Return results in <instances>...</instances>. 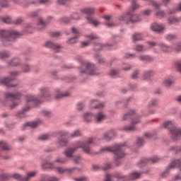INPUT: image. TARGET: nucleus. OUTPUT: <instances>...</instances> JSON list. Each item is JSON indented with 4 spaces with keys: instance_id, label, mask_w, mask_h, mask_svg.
Returning <instances> with one entry per match:
<instances>
[{
    "instance_id": "obj_1",
    "label": "nucleus",
    "mask_w": 181,
    "mask_h": 181,
    "mask_svg": "<svg viewBox=\"0 0 181 181\" xmlns=\"http://www.w3.org/2000/svg\"><path fill=\"white\" fill-rule=\"evenodd\" d=\"M105 152H113L115 153L114 160L117 166L122 163V159L125 158V153L122 151V145L117 144L114 146H105L100 149L99 153Z\"/></svg>"
},
{
    "instance_id": "obj_2",
    "label": "nucleus",
    "mask_w": 181,
    "mask_h": 181,
    "mask_svg": "<svg viewBox=\"0 0 181 181\" xmlns=\"http://www.w3.org/2000/svg\"><path fill=\"white\" fill-rule=\"evenodd\" d=\"M18 36H21V34L15 30H0V41L5 46H8L9 42H13Z\"/></svg>"
},
{
    "instance_id": "obj_3",
    "label": "nucleus",
    "mask_w": 181,
    "mask_h": 181,
    "mask_svg": "<svg viewBox=\"0 0 181 181\" xmlns=\"http://www.w3.org/2000/svg\"><path fill=\"white\" fill-rule=\"evenodd\" d=\"M127 118H132V124L129 126H124L123 127V131L126 132H134L136 131V124H139L141 122V119L138 117V115H135V112L134 110H129V112L126 113L123 116V120L126 121Z\"/></svg>"
},
{
    "instance_id": "obj_4",
    "label": "nucleus",
    "mask_w": 181,
    "mask_h": 181,
    "mask_svg": "<svg viewBox=\"0 0 181 181\" xmlns=\"http://www.w3.org/2000/svg\"><path fill=\"white\" fill-rule=\"evenodd\" d=\"M50 97V93L49 92V89L47 88H42L40 89V94L37 98L32 95H27L25 96V100L27 103H33L38 105L40 103H42L43 100H47Z\"/></svg>"
},
{
    "instance_id": "obj_5",
    "label": "nucleus",
    "mask_w": 181,
    "mask_h": 181,
    "mask_svg": "<svg viewBox=\"0 0 181 181\" xmlns=\"http://www.w3.org/2000/svg\"><path fill=\"white\" fill-rule=\"evenodd\" d=\"M163 126L170 131V134L175 141L180 139L181 138V129L176 127V123L175 121L167 120L163 122Z\"/></svg>"
},
{
    "instance_id": "obj_6",
    "label": "nucleus",
    "mask_w": 181,
    "mask_h": 181,
    "mask_svg": "<svg viewBox=\"0 0 181 181\" xmlns=\"http://www.w3.org/2000/svg\"><path fill=\"white\" fill-rule=\"evenodd\" d=\"M141 173L137 172L132 173L129 177L122 175V174L119 173H116L112 175L107 174L105 177V181H112V177H117L118 181L135 180V179H139Z\"/></svg>"
},
{
    "instance_id": "obj_7",
    "label": "nucleus",
    "mask_w": 181,
    "mask_h": 181,
    "mask_svg": "<svg viewBox=\"0 0 181 181\" xmlns=\"http://www.w3.org/2000/svg\"><path fill=\"white\" fill-rule=\"evenodd\" d=\"M80 148H81L83 152L87 153V155L91 154V149H90L87 145H84L83 143H81V141H76L75 143L74 148H67L64 153L66 158H73V153H74V152H76V151L78 149H80Z\"/></svg>"
},
{
    "instance_id": "obj_8",
    "label": "nucleus",
    "mask_w": 181,
    "mask_h": 181,
    "mask_svg": "<svg viewBox=\"0 0 181 181\" xmlns=\"http://www.w3.org/2000/svg\"><path fill=\"white\" fill-rule=\"evenodd\" d=\"M76 59L83 63V67H86V69L81 70V74H90V76L97 75V68L93 64L83 61V57L80 55L76 56Z\"/></svg>"
},
{
    "instance_id": "obj_9",
    "label": "nucleus",
    "mask_w": 181,
    "mask_h": 181,
    "mask_svg": "<svg viewBox=\"0 0 181 181\" xmlns=\"http://www.w3.org/2000/svg\"><path fill=\"white\" fill-rule=\"evenodd\" d=\"M81 13H85L86 15H89L86 16V21L90 25H93V26H98L100 24V21H97L95 18H94L93 16L90 15H94V12H95V10L94 8H85L81 9Z\"/></svg>"
},
{
    "instance_id": "obj_10",
    "label": "nucleus",
    "mask_w": 181,
    "mask_h": 181,
    "mask_svg": "<svg viewBox=\"0 0 181 181\" xmlns=\"http://www.w3.org/2000/svg\"><path fill=\"white\" fill-rule=\"evenodd\" d=\"M19 76L18 71H11L10 72V78H4L1 79L0 83L6 87H16V85L12 84V81L15 80L16 76Z\"/></svg>"
},
{
    "instance_id": "obj_11",
    "label": "nucleus",
    "mask_w": 181,
    "mask_h": 181,
    "mask_svg": "<svg viewBox=\"0 0 181 181\" xmlns=\"http://www.w3.org/2000/svg\"><path fill=\"white\" fill-rule=\"evenodd\" d=\"M52 19L53 17L51 16L47 17L46 21L43 20L42 18H39L37 22V30H43V29H45V28H46V26H47V25L52 22Z\"/></svg>"
},
{
    "instance_id": "obj_12",
    "label": "nucleus",
    "mask_w": 181,
    "mask_h": 181,
    "mask_svg": "<svg viewBox=\"0 0 181 181\" xmlns=\"http://www.w3.org/2000/svg\"><path fill=\"white\" fill-rule=\"evenodd\" d=\"M119 21H124L126 23H129V22L134 23V22H138L139 20L137 15H134L132 12L129 11L127 14L122 16Z\"/></svg>"
},
{
    "instance_id": "obj_13",
    "label": "nucleus",
    "mask_w": 181,
    "mask_h": 181,
    "mask_svg": "<svg viewBox=\"0 0 181 181\" xmlns=\"http://www.w3.org/2000/svg\"><path fill=\"white\" fill-rule=\"evenodd\" d=\"M57 135L60 136V139H59L57 142L58 148H63V146H66V145H67V139H63V136H67V135H69V132L66 131H60L57 132Z\"/></svg>"
},
{
    "instance_id": "obj_14",
    "label": "nucleus",
    "mask_w": 181,
    "mask_h": 181,
    "mask_svg": "<svg viewBox=\"0 0 181 181\" xmlns=\"http://www.w3.org/2000/svg\"><path fill=\"white\" fill-rule=\"evenodd\" d=\"M4 97L6 100H11V101H19L21 98H22V93H12L11 92H6L4 93Z\"/></svg>"
},
{
    "instance_id": "obj_15",
    "label": "nucleus",
    "mask_w": 181,
    "mask_h": 181,
    "mask_svg": "<svg viewBox=\"0 0 181 181\" xmlns=\"http://www.w3.org/2000/svg\"><path fill=\"white\" fill-rule=\"evenodd\" d=\"M74 170H81V169L74 167L72 168H64L63 167H57L55 168V171L60 175H63V173H72Z\"/></svg>"
},
{
    "instance_id": "obj_16",
    "label": "nucleus",
    "mask_w": 181,
    "mask_h": 181,
    "mask_svg": "<svg viewBox=\"0 0 181 181\" xmlns=\"http://www.w3.org/2000/svg\"><path fill=\"white\" fill-rule=\"evenodd\" d=\"M160 160V158H158L157 156L153 157L152 158H145L144 160H142L139 163V166H145L146 163H156V162H159Z\"/></svg>"
},
{
    "instance_id": "obj_17",
    "label": "nucleus",
    "mask_w": 181,
    "mask_h": 181,
    "mask_svg": "<svg viewBox=\"0 0 181 181\" xmlns=\"http://www.w3.org/2000/svg\"><path fill=\"white\" fill-rule=\"evenodd\" d=\"M44 46L49 49H53L54 50H55V52H60V49H62V45L56 44L52 41H47L45 43Z\"/></svg>"
},
{
    "instance_id": "obj_18",
    "label": "nucleus",
    "mask_w": 181,
    "mask_h": 181,
    "mask_svg": "<svg viewBox=\"0 0 181 181\" xmlns=\"http://www.w3.org/2000/svg\"><path fill=\"white\" fill-rule=\"evenodd\" d=\"M151 29L153 32H156V33H160L163 30H165V25L162 24H159L158 23H154L151 24Z\"/></svg>"
},
{
    "instance_id": "obj_19",
    "label": "nucleus",
    "mask_w": 181,
    "mask_h": 181,
    "mask_svg": "<svg viewBox=\"0 0 181 181\" xmlns=\"http://www.w3.org/2000/svg\"><path fill=\"white\" fill-rule=\"evenodd\" d=\"M107 118V115L103 112H98L95 116V121L100 124L102 121H104Z\"/></svg>"
},
{
    "instance_id": "obj_20",
    "label": "nucleus",
    "mask_w": 181,
    "mask_h": 181,
    "mask_svg": "<svg viewBox=\"0 0 181 181\" xmlns=\"http://www.w3.org/2000/svg\"><path fill=\"white\" fill-rule=\"evenodd\" d=\"M158 46L160 50H161V52H163L164 53H169V52H172V47L168 46L166 44L160 43L158 44Z\"/></svg>"
},
{
    "instance_id": "obj_21",
    "label": "nucleus",
    "mask_w": 181,
    "mask_h": 181,
    "mask_svg": "<svg viewBox=\"0 0 181 181\" xmlns=\"http://www.w3.org/2000/svg\"><path fill=\"white\" fill-rule=\"evenodd\" d=\"M145 138H147L148 139L152 138V134L151 133H146L144 134V138H139L137 139V141H136V145L137 146H142V145H144V142L145 141Z\"/></svg>"
},
{
    "instance_id": "obj_22",
    "label": "nucleus",
    "mask_w": 181,
    "mask_h": 181,
    "mask_svg": "<svg viewBox=\"0 0 181 181\" xmlns=\"http://www.w3.org/2000/svg\"><path fill=\"white\" fill-rule=\"evenodd\" d=\"M90 105L92 108H99L100 110L105 107V104L104 103H98V101L95 100L90 101Z\"/></svg>"
},
{
    "instance_id": "obj_23",
    "label": "nucleus",
    "mask_w": 181,
    "mask_h": 181,
    "mask_svg": "<svg viewBox=\"0 0 181 181\" xmlns=\"http://www.w3.org/2000/svg\"><path fill=\"white\" fill-rule=\"evenodd\" d=\"M114 136H115V132H114V130H110L103 134V139H105V141H110Z\"/></svg>"
},
{
    "instance_id": "obj_24",
    "label": "nucleus",
    "mask_w": 181,
    "mask_h": 181,
    "mask_svg": "<svg viewBox=\"0 0 181 181\" xmlns=\"http://www.w3.org/2000/svg\"><path fill=\"white\" fill-rule=\"evenodd\" d=\"M40 124H42V120L39 119L36 122H27V123L24 124L23 127H30L31 128H36V127H39V125H40Z\"/></svg>"
},
{
    "instance_id": "obj_25",
    "label": "nucleus",
    "mask_w": 181,
    "mask_h": 181,
    "mask_svg": "<svg viewBox=\"0 0 181 181\" xmlns=\"http://www.w3.org/2000/svg\"><path fill=\"white\" fill-rule=\"evenodd\" d=\"M155 76V72L153 71H145L143 74L144 80H151V77Z\"/></svg>"
},
{
    "instance_id": "obj_26",
    "label": "nucleus",
    "mask_w": 181,
    "mask_h": 181,
    "mask_svg": "<svg viewBox=\"0 0 181 181\" xmlns=\"http://www.w3.org/2000/svg\"><path fill=\"white\" fill-rule=\"evenodd\" d=\"M174 81L172 78H167L163 81V86L166 87V88H169L172 87V84H173Z\"/></svg>"
},
{
    "instance_id": "obj_27",
    "label": "nucleus",
    "mask_w": 181,
    "mask_h": 181,
    "mask_svg": "<svg viewBox=\"0 0 181 181\" xmlns=\"http://www.w3.org/2000/svg\"><path fill=\"white\" fill-rule=\"evenodd\" d=\"M8 66H16L21 64V59L19 57L13 58L8 62Z\"/></svg>"
},
{
    "instance_id": "obj_28",
    "label": "nucleus",
    "mask_w": 181,
    "mask_h": 181,
    "mask_svg": "<svg viewBox=\"0 0 181 181\" xmlns=\"http://www.w3.org/2000/svg\"><path fill=\"white\" fill-rule=\"evenodd\" d=\"M30 110V106H25V107L23 108L21 112H18L16 114V117H18V118H25V112H28Z\"/></svg>"
},
{
    "instance_id": "obj_29",
    "label": "nucleus",
    "mask_w": 181,
    "mask_h": 181,
    "mask_svg": "<svg viewBox=\"0 0 181 181\" xmlns=\"http://www.w3.org/2000/svg\"><path fill=\"white\" fill-rule=\"evenodd\" d=\"M57 95H55V98L57 100H59V98H63V97H70V93L69 92H65V93H60L59 90H56Z\"/></svg>"
},
{
    "instance_id": "obj_30",
    "label": "nucleus",
    "mask_w": 181,
    "mask_h": 181,
    "mask_svg": "<svg viewBox=\"0 0 181 181\" xmlns=\"http://www.w3.org/2000/svg\"><path fill=\"white\" fill-rule=\"evenodd\" d=\"M0 149H1V151H11V147H9V145H8V143H6V141H1Z\"/></svg>"
},
{
    "instance_id": "obj_31",
    "label": "nucleus",
    "mask_w": 181,
    "mask_h": 181,
    "mask_svg": "<svg viewBox=\"0 0 181 181\" xmlns=\"http://www.w3.org/2000/svg\"><path fill=\"white\" fill-rule=\"evenodd\" d=\"M139 60H141V62H152V60H153V57L149 56V55H140L139 57Z\"/></svg>"
},
{
    "instance_id": "obj_32",
    "label": "nucleus",
    "mask_w": 181,
    "mask_h": 181,
    "mask_svg": "<svg viewBox=\"0 0 181 181\" xmlns=\"http://www.w3.org/2000/svg\"><path fill=\"white\" fill-rule=\"evenodd\" d=\"M39 2L40 4H42V5H46V4H49L50 2V0H30L29 4L31 5H35Z\"/></svg>"
},
{
    "instance_id": "obj_33",
    "label": "nucleus",
    "mask_w": 181,
    "mask_h": 181,
    "mask_svg": "<svg viewBox=\"0 0 181 181\" xmlns=\"http://www.w3.org/2000/svg\"><path fill=\"white\" fill-rule=\"evenodd\" d=\"M69 160L66 157H58L55 160L54 163H59L60 165H64V163H67Z\"/></svg>"
},
{
    "instance_id": "obj_34",
    "label": "nucleus",
    "mask_w": 181,
    "mask_h": 181,
    "mask_svg": "<svg viewBox=\"0 0 181 181\" xmlns=\"http://www.w3.org/2000/svg\"><path fill=\"white\" fill-rule=\"evenodd\" d=\"M40 181H59V178L56 177L49 178L47 175H42Z\"/></svg>"
},
{
    "instance_id": "obj_35",
    "label": "nucleus",
    "mask_w": 181,
    "mask_h": 181,
    "mask_svg": "<svg viewBox=\"0 0 181 181\" xmlns=\"http://www.w3.org/2000/svg\"><path fill=\"white\" fill-rule=\"evenodd\" d=\"M104 47H107V49H110V45H104L102 44H96L94 47V49L98 52V50H103Z\"/></svg>"
},
{
    "instance_id": "obj_36",
    "label": "nucleus",
    "mask_w": 181,
    "mask_h": 181,
    "mask_svg": "<svg viewBox=\"0 0 181 181\" xmlns=\"http://www.w3.org/2000/svg\"><path fill=\"white\" fill-rule=\"evenodd\" d=\"M37 172L36 171H32L27 173V176L25 178H24L25 181H28L30 179H32V177H35L37 175Z\"/></svg>"
},
{
    "instance_id": "obj_37",
    "label": "nucleus",
    "mask_w": 181,
    "mask_h": 181,
    "mask_svg": "<svg viewBox=\"0 0 181 181\" xmlns=\"http://www.w3.org/2000/svg\"><path fill=\"white\" fill-rule=\"evenodd\" d=\"M52 138V134H42L38 137V139L40 141H47V139H50Z\"/></svg>"
},
{
    "instance_id": "obj_38",
    "label": "nucleus",
    "mask_w": 181,
    "mask_h": 181,
    "mask_svg": "<svg viewBox=\"0 0 181 181\" xmlns=\"http://www.w3.org/2000/svg\"><path fill=\"white\" fill-rule=\"evenodd\" d=\"M42 12L41 9H38L35 11H32L28 13V18H36V16H39V14Z\"/></svg>"
},
{
    "instance_id": "obj_39",
    "label": "nucleus",
    "mask_w": 181,
    "mask_h": 181,
    "mask_svg": "<svg viewBox=\"0 0 181 181\" xmlns=\"http://www.w3.org/2000/svg\"><path fill=\"white\" fill-rule=\"evenodd\" d=\"M168 22L169 25H175L176 23H178V22H180V19L176 18L175 17H170L168 18Z\"/></svg>"
},
{
    "instance_id": "obj_40",
    "label": "nucleus",
    "mask_w": 181,
    "mask_h": 181,
    "mask_svg": "<svg viewBox=\"0 0 181 181\" xmlns=\"http://www.w3.org/2000/svg\"><path fill=\"white\" fill-rule=\"evenodd\" d=\"M11 54L8 51H1L0 52V59H2L3 60L5 59H8V57H10Z\"/></svg>"
},
{
    "instance_id": "obj_41",
    "label": "nucleus",
    "mask_w": 181,
    "mask_h": 181,
    "mask_svg": "<svg viewBox=\"0 0 181 181\" xmlns=\"http://www.w3.org/2000/svg\"><path fill=\"white\" fill-rule=\"evenodd\" d=\"M93 119V113L87 112L83 115V119L86 122H90Z\"/></svg>"
},
{
    "instance_id": "obj_42",
    "label": "nucleus",
    "mask_w": 181,
    "mask_h": 181,
    "mask_svg": "<svg viewBox=\"0 0 181 181\" xmlns=\"http://www.w3.org/2000/svg\"><path fill=\"white\" fill-rule=\"evenodd\" d=\"M132 39L134 42H138V40H142L143 37L141 33H135L132 35Z\"/></svg>"
},
{
    "instance_id": "obj_43",
    "label": "nucleus",
    "mask_w": 181,
    "mask_h": 181,
    "mask_svg": "<svg viewBox=\"0 0 181 181\" xmlns=\"http://www.w3.org/2000/svg\"><path fill=\"white\" fill-rule=\"evenodd\" d=\"M0 21L4 23H11L12 22V18L10 16L0 17Z\"/></svg>"
},
{
    "instance_id": "obj_44",
    "label": "nucleus",
    "mask_w": 181,
    "mask_h": 181,
    "mask_svg": "<svg viewBox=\"0 0 181 181\" xmlns=\"http://www.w3.org/2000/svg\"><path fill=\"white\" fill-rule=\"evenodd\" d=\"M14 4H16V5H21L24 8H27L28 6L25 5V2H26V0H11Z\"/></svg>"
},
{
    "instance_id": "obj_45",
    "label": "nucleus",
    "mask_w": 181,
    "mask_h": 181,
    "mask_svg": "<svg viewBox=\"0 0 181 181\" xmlns=\"http://www.w3.org/2000/svg\"><path fill=\"white\" fill-rule=\"evenodd\" d=\"M24 32L25 33H33V27H32V24H28L24 29Z\"/></svg>"
},
{
    "instance_id": "obj_46",
    "label": "nucleus",
    "mask_w": 181,
    "mask_h": 181,
    "mask_svg": "<svg viewBox=\"0 0 181 181\" xmlns=\"http://www.w3.org/2000/svg\"><path fill=\"white\" fill-rule=\"evenodd\" d=\"M81 136V132L80 130H75L71 134V138H77Z\"/></svg>"
},
{
    "instance_id": "obj_47",
    "label": "nucleus",
    "mask_w": 181,
    "mask_h": 181,
    "mask_svg": "<svg viewBox=\"0 0 181 181\" xmlns=\"http://www.w3.org/2000/svg\"><path fill=\"white\" fill-rule=\"evenodd\" d=\"M81 142V144H83V145H86V146H88V148L91 149L88 145H91V144H95V141L93 139V137H90L87 140L86 143H83L82 141Z\"/></svg>"
},
{
    "instance_id": "obj_48",
    "label": "nucleus",
    "mask_w": 181,
    "mask_h": 181,
    "mask_svg": "<svg viewBox=\"0 0 181 181\" xmlns=\"http://www.w3.org/2000/svg\"><path fill=\"white\" fill-rule=\"evenodd\" d=\"M43 169H53L54 168V165L49 162H47L42 165Z\"/></svg>"
},
{
    "instance_id": "obj_49",
    "label": "nucleus",
    "mask_w": 181,
    "mask_h": 181,
    "mask_svg": "<svg viewBox=\"0 0 181 181\" xmlns=\"http://www.w3.org/2000/svg\"><path fill=\"white\" fill-rule=\"evenodd\" d=\"M134 49L136 50V52H144L145 50V47L142 45H137L134 47Z\"/></svg>"
},
{
    "instance_id": "obj_50",
    "label": "nucleus",
    "mask_w": 181,
    "mask_h": 181,
    "mask_svg": "<svg viewBox=\"0 0 181 181\" xmlns=\"http://www.w3.org/2000/svg\"><path fill=\"white\" fill-rule=\"evenodd\" d=\"M0 6H1V8H8L9 6V3H8V0H1Z\"/></svg>"
},
{
    "instance_id": "obj_51",
    "label": "nucleus",
    "mask_w": 181,
    "mask_h": 181,
    "mask_svg": "<svg viewBox=\"0 0 181 181\" xmlns=\"http://www.w3.org/2000/svg\"><path fill=\"white\" fill-rule=\"evenodd\" d=\"M95 58L96 59V60H98L100 64H104L105 61L103 58H101V56L99 54H96L95 55Z\"/></svg>"
},
{
    "instance_id": "obj_52",
    "label": "nucleus",
    "mask_w": 181,
    "mask_h": 181,
    "mask_svg": "<svg viewBox=\"0 0 181 181\" xmlns=\"http://www.w3.org/2000/svg\"><path fill=\"white\" fill-rule=\"evenodd\" d=\"M13 179H16V180L19 181H25V178L22 177V175H21L18 173H16L13 175Z\"/></svg>"
},
{
    "instance_id": "obj_53",
    "label": "nucleus",
    "mask_w": 181,
    "mask_h": 181,
    "mask_svg": "<svg viewBox=\"0 0 181 181\" xmlns=\"http://www.w3.org/2000/svg\"><path fill=\"white\" fill-rule=\"evenodd\" d=\"M158 104V100L152 99L148 103V107H156Z\"/></svg>"
},
{
    "instance_id": "obj_54",
    "label": "nucleus",
    "mask_w": 181,
    "mask_h": 181,
    "mask_svg": "<svg viewBox=\"0 0 181 181\" xmlns=\"http://www.w3.org/2000/svg\"><path fill=\"white\" fill-rule=\"evenodd\" d=\"M70 21H71V19L69 18V17H62V18H59V22L61 23H69V22H70Z\"/></svg>"
},
{
    "instance_id": "obj_55",
    "label": "nucleus",
    "mask_w": 181,
    "mask_h": 181,
    "mask_svg": "<svg viewBox=\"0 0 181 181\" xmlns=\"http://www.w3.org/2000/svg\"><path fill=\"white\" fill-rule=\"evenodd\" d=\"M22 70L23 73H29V71H30V66L28 64L23 65Z\"/></svg>"
},
{
    "instance_id": "obj_56",
    "label": "nucleus",
    "mask_w": 181,
    "mask_h": 181,
    "mask_svg": "<svg viewBox=\"0 0 181 181\" xmlns=\"http://www.w3.org/2000/svg\"><path fill=\"white\" fill-rule=\"evenodd\" d=\"M71 19H73L74 21H77L80 19V14L77 13H74L71 15Z\"/></svg>"
},
{
    "instance_id": "obj_57",
    "label": "nucleus",
    "mask_w": 181,
    "mask_h": 181,
    "mask_svg": "<svg viewBox=\"0 0 181 181\" xmlns=\"http://www.w3.org/2000/svg\"><path fill=\"white\" fill-rule=\"evenodd\" d=\"M67 43L68 45H74V43H77V37L70 38L68 40Z\"/></svg>"
},
{
    "instance_id": "obj_58",
    "label": "nucleus",
    "mask_w": 181,
    "mask_h": 181,
    "mask_svg": "<svg viewBox=\"0 0 181 181\" xmlns=\"http://www.w3.org/2000/svg\"><path fill=\"white\" fill-rule=\"evenodd\" d=\"M139 71L138 70L134 71L132 74V78L136 80L139 78Z\"/></svg>"
},
{
    "instance_id": "obj_59",
    "label": "nucleus",
    "mask_w": 181,
    "mask_h": 181,
    "mask_svg": "<svg viewBox=\"0 0 181 181\" xmlns=\"http://www.w3.org/2000/svg\"><path fill=\"white\" fill-rule=\"evenodd\" d=\"M110 77H117V76H118V71L115 69L110 70Z\"/></svg>"
},
{
    "instance_id": "obj_60",
    "label": "nucleus",
    "mask_w": 181,
    "mask_h": 181,
    "mask_svg": "<svg viewBox=\"0 0 181 181\" xmlns=\"http://www.w3.org/2000/svg\"><path fill=\"white\" fill-rule=\"evenodd\" d=\"M75 181H88V177H75L74 179Z\"/></svg>"
},
{
    "instance_id": "obj_61",
    "label": "nucleus",
    "mask_w": 181,
    "mask_h": 181,
    "mask_svg": "<svg viewBox=\"0 0 181 181\" xmlns=\"http://www.w3.org/2000/svg\"><path fill=\"white\" fill-rule=\"evenodd\" d=\"M150 5L153 6V8H156V9H158L160 6V5L158 4V3H156V1H153L152 0H150Z\"/></svg>"
},
{
    "instance_id": "obj_62",
    "label": "nucleus",
    "mask_w": 181,
    "mask_h": 181,
    "mask_svg": "<svg viewBox=\"0 0 181 181\" xmlns=\"http://www.w3.org/2000/svg\"><path fill=\"white\" fill-rule=\"evenodd\" d=\"M165 39L167 40H173V39H176V35H172V34H168L165 35Z\"/></svg>"
},
{
    "instance_id": "obj_63",
    "label": "nucleus",
    "mask_w": 181,
    "mask_h": 181,
    "mask_svg": "<svg viewBox=\"0 0 181 181\" xmlns=\"http://www.w3.org/2000/svg\"><path fill=\"white\" fill-rule=\"evenodd\" d=\"M8 179H9V177L6 174H2L0 176V180L1 181H6V180H8Z\"/></svg>"
},
{
    "instance_id": "obj_64",
    "label": "nucleus",
    "mask_w": 181,
    "mask_h": 181,
    "mask_svg": "<svg viewBox=\"0 0 181 181\" xmlns=\"http://www.w3.org/2000/svg\"><path fill=\"white\" fill-rule=\"evenodd\" d=\"M176 69L181 73V61L175 63Z\"/></svg>"
}]
</instances>
